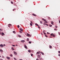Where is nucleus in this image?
<instances>
[{
  "label": "nucleus",
  "instance_id": "473e14b6",
  "mask_svg": "<svg viewBox=\"0 0 60 60\" xmlns=\"http://www.w3.org/2000/svg\"><path fill=\"white\" fill-rule=\"evenodd\" d=\"M52 35L53 37H55V35Z\"/></svg>",
  "mask_w": 60,
  "mask_h": 60
},
{
  "label": "nucleus",
  "instance_id": "338daca9",
  "mask_svg": "<svg viewBox=\"0 0 60 60\" xmlns=\"http://www.w3.org/2000/svg\"><path fill=\"white\" fill-rule=\"evenodd\" d=\"M1 59V60H3V59Z\"/></svg>",
  "mask_w": 60,
  "mask_h": 60
},
{
  "label": "nucleus",
  "instance_id": "de8ad7c7",
  "mask_svg": "<svg viewBox=\"0 0 60 60\" xmlns=\"http://www.w3.org/2000/svg\"><path fill=\"white\" fill-rule=\"evenodd\" d=\"M36 60H39V59L38 58H37L36 59Z\"/></svg>",
  "mask_w": 60,
  "mask_h": 60
},
{
  "label": "nucleus",
  "instance_id": "dca6fc26",
  "mask_svg": "<svg viewBox=\"0 0 60 60\" xmlns=\"http://www.w3.org/2000/svg\"><path fill=\"white\" fill-rule=\"evenodd\" d=\"M13 33H14V34H16V32H15V31H13Z\"/></svg>",
  "mask_w": 60,
  "mask_h": 60
},
{
  "label": "nucleus",
  "instance_id": "7c9ffc66",
  "mask_svg": "<svg viewBox=\"0 0 60 60\" xmlns=\"http://www.w3.org/2000/svg\"><path fill=\"white\" fill-rule=\"evenodd\" d=\"M27 41H29V38H27Z\"/></svg>",
  "mask_w": 60,
  "mask_h": 60
},
{
  "label": "nucleus",
  "instance_id": "2f4dec72",
  "mask_svg": "<svg viewBox=\"0 0 60 60\" xmlns=\"http://www.w3.org/2000/svg\"><path fill=\"white\" fill-rule=\"evenodd\" d=\"M17 27H18V28H19V25H18Z\"/></svg>",
  "mask_w": 60,
  "mask_h": 60
},
{
  "label": "nucleus",
  "instance_id": "20e7f679",
  "mask_svg": "<svg viewBox=\"0 0 60 60\" xmlns=\"http://www.w3.org/2000/svg\"><path fill=\"white\" fill-rule=\"evenodd\" d=\"M24 47L25 48H26V49H27V46H26V45L25 44L24 45Z\"/></svg>",
  "mask_w": 60,
  "mask_h": 60
},
{
  "label": "nucleus",
  "instance_id": "4d7b16f0",
  "mask_svg": "<svg viewBox=\"0 0 60 60\" xmlns=\"http://www.w3.org/2000/svg\"><path fill=\"white\" fill-rule=\"evenodd\" d=\"M59 23H60V21H59Z\"/></svg>",
  "mask_w": 60,
  "mask_h": 60
},
{
  "label": "nucleus",
  "instance_id": "6e6552de",
  "mask_svg": "<svg viewBox=\"0 0 60 60\" xmlns=\"http://www.w3.org/2000/svg\"><path fill=\"white\" fill-rule=\"evenodd\" d=\"M6 57L7 59H10V57H8V56H7Z\"/></svg>",
  "mask_w": 60,
  "mask_h": 60
},
{
  "label": "nucleus",
  "instance_id": "f257e3e1",
  "mask_svg": "<svg viewBox=\"0 0 60 60\" xmlns=\"http://www.w3.org/2000/svg\"><path fill=\"white\" fill-rule=\"evenodd\" d=\"M0 47H2V48H3L4 47V45L2 44H1L0 45Z\"/></svg>",
  "mask_w": 60,
  "mask_h": 60
},
{
  "label": "nucleus",
  "instance_id": "79ce46f5",
  "mask_svg": "<svg viewBox=\"0 0 60 60\" xmlns=\"http://www.w3.org/2000/svg\"><path fill=\"white\" fill-rule=\"evenodd\" d=\"M38 28H40V26H38Z\"/></svg>",
  "mask_w": 60,
  "mask_h": 60
},
{
  "label": "nucleus",
  "instance_id": "7ed1b4c3",
  "mask_svg": "<svg viewBox=\"0 0 60 60\" xmlns=\"http://www.w3.org/2000/svg\"><path fill=\"white\" fill-rule=\"evenodd\" d=\"M1 35L2 36H4V33L3 32L2 33H1Z\"/></svg>",
  "mask_w": 60,
  "mask_h": 60
},
{
  "label": "nucleus",
  "instance_id": "f8f14e48",
  "mask_svg": "<svg viewBox=\"0 0 60 60\" xmlns=\"http://www.w3.org/2000/svg\"><path fill=\"white\" fill-rule=\"evenodd\" d=\"M27 36H30V35L29 34H27Z\"/></svg>",
  "mask_w": 60,
  "mask_h": 60
},
{
  "label": "nucleus",
  "instance_id": "ea45409f",
  "mask_svg": "<svg viewBox=\"0 0 60 60\" xmlns=\"http://www.w3.org/2000/svg\"><path fill=\"white\" fill-rule=\"evenodd\" d=\"M33 54H31V56H33Z\"/></svg>",
  "mask_w": 60,
  "mask_h": 60
},
{
  "label": "nucleus",
  "instance_id": "ddd939ff",
  "mask_svg": "<svg viewBox=\"0 0 60 60\" xmlns=\"http://www.w3.org/2000/svg\"><path fill=\"white\" fill-rule=\"evenodd\" d=\"M44 21L45 22V23H48V22L47 21L45 20V21Z\"/></svg>",
  "mask_w": 60,
  "mask_h": 60
},
{
  "label": "nucleus",
  "instance_id": "09e8293b",
  "mask_svg": "<svg viewBox=\"0 0 60 60\" xmlns=\"http://www.w3.org/2000/svg\"><path fill=\"white\" fill-rule=\"evenodd\" d=\"M51 23L52 24V25H54V24L53 23L51 22Z\"/></svg>",
  "mask_w": 60,
  "mask_h": 60
},
{
  "label": "nucleus",
  "instance_id": "c03bdc74",
  "mask_svg": "<svg viewBox=\"0 0 60 60\" xmlns=\"http://www.w3.org/2000/svg\"><path fill=\"white\" fill-rule=\"evenodd\" d=\"M44 34H45H45H46V33H44Z\"/></svg>",
  "mask_w": 60,
  "mask_h": 60
},
{
  "label": "nucleus",
  "instance_id": "4c0bfd02",
  "mask_svg": "<svg viewBox=\"0 0 60 60\" xmlns=\"http://www.w3.org/2000/svg\"><path fill=\"white\" fill-rule=\"evenodd\" d=\"M45 37H48V36H47V35H45Z\"/></svg>",
  "mask_w": 60,
  "mask_h": 60
},
{
  "label": "nucleus",
  "instance_id": "39448f33",
  "mask_svg": "<svg viewBox=\"0 0 60 60\" xmlns=\"http://www.w3.org/2000/svg\"><path fill=\"white\" fill-rule=\"evenodd\" d=\"M21 42H25V40H21Z\"/></svg>",
  "mask_w": 60,
  "mask_h": 60
},
{
  "label": "nucleus",
  "instance_id": "72a5a7b5",
  "mask_svg": "<svg viewBox=\"0 0 60 60\" xmlns=\"http://www.w3.org/2000/svg\"><path fill=\"white\" fill-rule=\"evenodd\" d=\"M14 58L15 60H17V59H16V58L15 57Z\"/></svg>",
  "mask_w": 60,
  "mask_h": 60
},
{
  "label": "nucleus",
  "instance_id": "a19ab883",
  "mask_svg": "<svg viewBox=\"0 0 60 60\" xmlns=\"http://www.w3.org/2000/svg\"><path fill=\"white\" fill-rule=\"evenodd\" d=\"M12 46L13 47H15V46L14 45H12Z\"/></svg>",
  "mask_w": 60,
  "mask_h": 60
},
{
  "label": "nucleus",
  "instance_id": "58836bf2",
  "mask_svg": "<svg viewBox=\"0 0 60 60\" xmlns=\"http://www.w3.org/2000/svg\"><path fill=\"white\" fill-rule=\"evenodd\" d=\"M45 31H46L44 30L43 31V33H44V32H45Z\"/></svg>",
  "mask_w": 60,
  "mask_h": 60
},
{
  "label": "nucleus",
  "instance_id": "2eb2a0df",
  "mask_svg": "<svg viewBox=\"0 0 60 60\" xmlns=\"http://www.w3.org/2000/svg\"><path fill=\"white\" fill-rule=\"evenodd\" d=\"M41 53L43 55H44V54L43 52H41Z\"/></svg>",
  "mask_w": 60,
  "mask_h": 60
},
{
  "label": "nucleus",
  "instance_id": "0eeeda50",
  "mask_svg": "<svg viewBox=\"0 0 60 60\" xmlns=\"http://www.w3.org/2000/svg\"><path fill=\"white\" fill-rule=\"evenodd\" d=\"M20 31H22L23 29H22L21 28H20Z\"/></svg>",
  "mask_w": 60,
  "mask_h": 60
},
{
  "label": "nucleus",
  "instance_id": "e2e57ef3",
  "mask_svg": "<svg viewBox=\"0 0 60 60\" xmlns=\"http://www.w3.org/2000/svg\"><path fill=\"white\" fill-rule=\"evenodd\" d=\"M44 25H46V24H44Z\"/></svg>",
  "mask_w": 60,
  "mask_h": 60
},
{
  "label": "nucleus",
  "instance_id": "052dcab7",
  "mask_svg": "<svg viewBox=\"0 0 60 60\" xmlns=\"http://www.w3.org/2000/svg\"><path fill=\"white\" fill-rule=\"evenodd\" d=\"M1 34V33L0 32V34Z\"/></svg>",
  "mask_w": 60,
  "mask_h": 60
},
{
  "label": "nucleus",
  "instance_id": "4be33fe9",
  "mask_svg": "<svg viewBox=\"0 0 60 60\" xmlns=\"http://www.w3.org/2000/svg\"><path fill=\"white\" fill-rule=\"evenodd\" d=\"M42 19L43 20H44V21H45V19Z\"/></svg>",
  "mask_w": 60,
  "mask_h": 60
},
{
  "label": "nucleus",
  "instance_id": "b1692460",
  "mask_svg": "<svg viewBox=\"0 0 60 60\" xmlns=\"http://www.w3.org/2000/svg\"><path fill=\"white\" fill-rule=\"evenodd\" d=\"M2 58H4V56H2Z\"/></svg>",
  "mask_w": 60,
  "mask_h": 60
},
{
  "label": "nucleus",
  "instance_id": "a211bd4d",
  "mask_svg": "<svg viewBox=\"0 0 60 60\" xmlns=\"http://www.w3.org/2000/svg\"><path fill=\"white\" fill-rule=\"evenodd\" d=\"M33 15H34V16H36V15L35 14H32Z\"/></svg>",
  "mask_w": 60,
  "mask_h": 60
},
{
  "label": "nucleus",
  "instance_id": "774afa93",
  "mask_svg": "<svg viewBox=\"0 0 60 60\" xmlns=\"http://www.w3.org/2000/svg\"><path fill=\"white\" fill-rule=\"evenodd\" d=\"M8 27H9V26H8Z\"/></svg>",
  "mask_w": 60,
  "mask_h": 60
},
{
  "label": "nucleus",
  "instance_id": "680f3d73",
  "mask_svg": "<svg viewBox=\"0 0 60 60\" xmlns=\"http://www.w3.org/2000/svg\"><path fill=\"white\" fill-rule=\"evenodd\" d=\"M41 34H42V33H41Z\"/></svg>",
  "mask_w": 60,
  "mask_h": 60
},
{
  "label": "nucleus",
  "instance_id": "bb28decb",
  "mask_svg": "<svg viewBox=\"0 0 60 60\" xmlns=\"http://www.w3.org/2000/svg\"><path fill=\"white\" fill-rule=\"evenodd\" d=\"M11 3L12 4H13V2H12V1L11 2Z\"/></svg>",
  "mask_w": 60,
  "mask_h": 60
},
{
  "label": "nucleus",
  "instance_id": "3c124183",
  "mask_svg": "<svg viewBox=\"0 0 60 60\" xmlns=\"http://www.w3.org/2000/svg\"><path fill=\"white\" fill-rule=\"evenodd\" d=\"M30 22H31V23H33V22L32 21H30Z\"/></svg>",
  "mask_w": 60,
  "mask_h": 60
},
{
  "label": "nucleus",
  "instance_id": "a18cd8bd",
  "mask_svg": "<svg viewBox=\"0 0 60 60\" xmlns=\"http://www.w3.org/2000/svg\"><path fill=\"white\" fill-rule=\"evenodd\" d=\"M6 46V45L5 44H4V46Z\"/></svg>",
  "mask_w": 60,
  "mask_h": 60
},
{
  "label": "nucleus",
  "instance_id": "13d9d810",
  "mask_svg": "<svg viewBox=\"0 0 60 60\" xmlns=\"http://www.w3.org/2000/svg\"><path fill=\"white\" fill-rule=\"evenodd\" d=\"M16 46H17L18 45H16Z\"/></svg>",
  "mask_w": 60,
  "mask_h": 60
},
{
  "label": "nucleus",
  "instance_id": "69168bd1",
  "mask_svg": "<svg viewBox=\"0 0 60 60\" xmlns=\"http://www.w3.org/2000/svg\"><path fill=\"white\" fill-rule=\"evenodd\" d=\"M39 52H40V51H39Z\"/></svg>",
  "mask_w": 60,
  "mask_h": 60
},
{
  "label": "nucleus",
  "instance_id": "f03ea898",
  "mask_svg": "<svg viewBox=\"0 0 60 60\" xmlns=\"http://www.w3.org/2000/svg\"><path fill=\"white\" fill-rule=\"evenodd\" d=\"M14 53L15 54V55H17V53L15 51L14 52Z\"/></svg>",
  "mask_w": 60,
  "mask_h": 60
},
{
  "label": "nucleus",
  "instance_id": "c85d7f7f",
  "mask_svg": "<svg viewBox=\"0 0 60 60\" xmlns=\"http://www.w3.org/2000/svg\"><path fill=\"white\" fill-rule=\"evenodd\" d=\"M44 24H45L47 26H48V24H47L45 23H44Z\"/></svg>",
  "mask_w": 60,
  "mask_h": 60
},
{
  "label": "nucleus",
  "instance_id": "aec40b11",
  "mask_svg": "<svg viewBox=\"0 0 60 60\" xmlns=\"http://www.w3.org/2000/svg\"><path fill=\"white\" fill-rule=\"evenodd\" d=\"M50 35H51V36H52V35H53V33H52L51 34H50Z\"/></svg>",
  "mask_w": 60,
  "mask_h": 60
},
{
  "label": "nucleus",
  "instance_id": "6ab92c4d",
  "mask_svg": "<svg viewBox=\"0 0 60 60\" xmlns=\"http://www.w3.org/2000/svg\"><path fill=\"white\" fill-rule=\"evenodd\" d=\"M10 56L12 57V55L11 54H10Z\"/></svg>",
  "mask_w": 60,
  "mask_h": 60
},
{
  "label": "nucleus",
  "instance_id": "cd10ccee",
  "mask_svg": "<svg viewBox=\"0 0 60 60\" xmlns=\"http://www.w3.org/2000/svg\"><path fill=\"white\" fill-rule=\"evenodd\" d=\"M40 22L41 24H42V22L40 21Z\"/></svg>",
  "mask_w": 60,
  "mask_h": 60
},
{
  "label": "nucleus",
  "instance_id": "bf43d9fd",
  "mask_svg": "<svg viewBox=\"0 0 60 60\" xmlns=\"http://www.w3.org/2000/svg\"><path fill=\"white\" fill-rule=\"evenodd\" d=\"M51 22H52V23H54V22H52V21H51Z\"/></svg>",
  "mask_w": 60,
  "mask_h": 60
},
{
  "label": "nucleus",
  "instance_id": "49530a36",
  "mask_svg": "<svg viewBox=\"0 0 60 60\" xmlns=\"http://www.w3.org/2000/svg\"><path fill=\"white\" fill-rule=\"evenodd\" d=\"M0 31H2V29H0Z\"/></svg>",
  "mask_w": 60,
  "mask_h": 60
},
{
  "label": "nucleus",
  "instance_id": "8fccbe9b",
  "mask_svg": "<svg viewBox=\"0 0 60 60\" xmlns=\"http://www.w3.org/2000/svg\"><path fill=\"white\" fill-rule=\"evenodd\" d=\"M58 56H60V54H59L58 55Z\"/></svg>",
  "mask_w": 60,
  "mask_h": 60
},
{
  "label": "nucleus",
  "instance_id": "a878e982",
  "mask_svg": "<svg viewBox=\"0 0 60 60\" xmlns=\"http://www.w3.org/2000/svg\"><path fill=\"white\" fill-rule=\"evenodd\" d=\"M29 43L30 44H31V42L30 41L29 42Z\"/></svg>",
  "mask_w": 60,
  "mask_h": 60
},
{
  "label": "nucleus",
  "instance_id": "5fc2aeb1",
  "mask_svg": "<svg viewBox=\"0 0 60 60\" xmlns=\"http://www.w3.org/2000/svg\"><path fill=\"white\" fill-rule=\"evenodd\" d=\"M14 10H15V9H13V11H14Z\"/></svg>",
  "mask_w": 60,
  "mask_h": 60
},
{
  "label": "nucleus",
  "instance_id": "f3484780",
  "mask_svg": "<svg viewBox=\"0 0 60 60\" xmlns=\"http://www.w3.org/2000/svg\"><path fill=\"white\" fill-rule=\"evenodd\" d=\"M52 48V46H51V45H50L49 48H50V49H51Z\"/></svg>",
  "mask_w": 60,
  "mask_h": 60
},
{
  "label": "nucleus",
  "instance_id": "9b49d317",
  "mask_svg": "<svg viewBox=\"0 0 60 60\" xmlns=\"http://www.w3.org/2000/svg\"><path fill=\"white\" fill-rule=\"evenodd\" d=\"M35 25H36V26H39V25H38V24H37L36 23L35 24Z\"/></svg>",
  "mask_w": 60,
  "mask_h": 60
},
{
  "label": "nucleus",
  "instance_id": "603ef678",
  "mask_svg": "<svg viewBox=\"0 0 60 60\" xmlns=\"http://www.w3.org/2000/svg\"><path fill=\"white\" fill-rule=\"evenodd\" d=\"M58 34H59V35H60V33L59 32Z\"/></svg>",
  "mask_w": 60,
  "mask_h": 60
},
{
  "label": "nucleus",
  "instance_id": "0e129e2a",
  "mask_svg": "<svg viewBox=\"0 0 60 60\" xmlns=\"http://www.w3.org/2000/svg\"><path fill=\"white\" fill-rule=\"evenodd\" d=\"M1 57V56H0V57Z\"/></svg>",
  "mask_w": 60,
  "mask_h": 60
},
{
  "label": "nucleus",
  "instance_id": "5701e85b",
  "mask_svg": "<svg viewBox=\"0 0 60 60\" xmlns=\"http://www.w3.org/2000/svg\"><path fill=\"white\" fill-rule=\"evenodd\" d=\"M38 58H40V56L39 55H38Z\"/></svg>",
  "mask_w": 60,
  "mask_h": 60
},
{
  "label": "nucleus",
  "instance_id": "1a4fd4ad",
  "mask_svg": "<svg viewBox=\"0 0 60 60\" xmlns=\"http://www.w3.org/2000/svg\"><path fill=\"white\" fill-rule=\"evenodd\" d=\"M18 37H21V36H20V35H18Z\"/></svg>",
  "mask_w": 60,
  "mask_h": 60
},
{
  "label": "nucleus",
  "instance_id": "c756f323",
  "mask_svg": "<svg viewBox=\"0 0 60 60\" xmlns=\"http://www.w3.org/2000/svg\"><path fill=\"white\" fill-rule=\"evenodd\" d=\"M54 30H55V31H57V29H54Z\"/></svg>",
  "mask_w": 60,
  "mask_h": 60
},
{
  "label": "nucleus",
  "instance_id": "e433bc0d",
  "mask_svg": "<svg viewBox=\"0 0 60 60\" xmlns=\"http://www.w3.org/2000/svg\"><path fill=\"white\" fill-rule=\"evenodd\" d=\"M37 53L38 54H39V52H37V53H36L37 54Z\"/></svg>",
  "mask_w": 60,
  "mask_h": 60
},
{
  "label": "nucleus",
  "instance_id": "423d86ee",
  "mask_svg": "<svg viewBox=\"0 0 60 60\" xmlns=\"http://www.w3.org/2000/svg\"><path fill=\"white\" fill-rule=\"evenodd\" d=\"M0 52H4L3 50L2 49H0Z\"/></svg>",
  "mask_w": 60,
  "mask_h": 60
},
{
  "label": "nucleus",
  "instance_id": "c9c22d12",
  "mask_svg": "<svg viewBox=\"0 0 60 60\" xmlns=\"http://www.w3.org/2000/svg\"><path fill=\"white\" fill-rule=\"evenodd\" d=\"M19 32L20 33H22V32H21V31H19Z\"/></svg>",
  "mask_w": 60,
  "mask_h": 60
},
{
  "label": "nucleus",
  "instance_id": "9d476101",
  "mask_svg": "<svg viewBox=\"0 0 60 60\" xmlns=\"http://www.w3.org/2000/svg\"><path fill=\"white\" fill-rule=\"evenodd\" d=\"M28 52H29V53H30L31 52V50H28Z\"/></svg>",
  "mask_w": 60,
  "mask_h": 60
},
{
  "label": "nucleus",
  "instance_id": "37998d69",
  "mask_svg": "<svg viewBox=\"0 0 60 60\" xmlns=\"http://www.w3.org/2000/svg\"><path fill=\"white\" fill-rule=\"evenodd\" d=\"M47 34H49V33H48V32H47Z\"/></svg>",
  "mask_w": 60,
  "mask_h": 60
},
{
  "label": "nucleus",
  "instance_id": "393cba45",
  "mask_svg": "<svg viewBox=\"0 0 60 60\" xmlns=\"http://www.w3.org/2000/svg\"><path fill=\"white\" fill-rule=\"evenodd\" d=\"M11 49H12V50H14V48H11Z\"/></svg>",
  "mask_w": 60,
  "mask_h": 60
},
{
  "label": "nucleus",
  "instance_id": "6e6d98bb",
  "mask_svg": "<svg viewBox=\"0 0 60 60\" xmlns=\"http://www.w3.org/2000/svg\"><path fill=\"white\" fill-rule=\"evenodd\" d=\"M50 38H52V37H51V36H50Z\"/></svg>",
  "mask_w": 60,
  "mask_h": 60
},
{
  "label": "nucleus",
  "instance_id": "864d4df0",
  "mask_svg": "<svg viewBox=\"0 0 60 60\" xmlns=\"http://www.w3.org/2000/svg\"><path fill=\"white\" fill-rule=\"evenodd\" d=\"M9 26H11V24H9Z\"/></svg>",
  "mask_w": 60,
  "mask_h": 60
},
{
  "label": "nucleus",
  "instance_id": "412c9836",
  "mask_svg": "<svg viewBox=\"0 0 60 60\" xmlns=\"http://www.w3.org/2000/svg\"><path fill=\"white\" fill-rule=\"evenodd\" d=\"M49 26L50 27H51V26H52V25L50 24L49 25Z\"/></svg>",
  "mask_w": 60,
  "mask_h": 60
},
{
  "label": "nucleus",
  "instance_id": "f704fd0d",
  "mask_svg": "<svg viewBox=\"0 0 60 60\" xmlns=\"http://www.w3.org/2000/svg\"><path fill=\"white\" fill-rule=\"evenodd\" d=\"M55 27L56 28H57V27L56 25H55Z\"/></svg>",
  "mask_w": 60,
  "mask_h": 60
},
{
  "label": "nucleus",
  "instance_id": "4468645a",
  "mask_svg": "<svg viewBox=\"0 0 60 60\" xmlns=\"http://www.w3.org/2000/svg\"><path fill=\"white\" fill-rule=\"evenodd\" d=\"M30 25L31 26H33V24H32L31 23H30Z\"/></svg>",
  "mask_w": 60,
  "mask_h": 60
}]
</instances>
